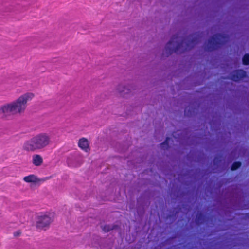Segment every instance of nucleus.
<instances>
[{
  "instance_id": "obj_3",
  "label": "nucleus",
  "mask_w": 249,
  "mask_h": 249,
  "mask_svg": "<svg viewBox=\"0 0 249 249\" xmlns=\"http://www.w3.org/2000/svg\"><path fill=\"white\" fill-rule=\"evenodd\" d=\"M51 142V136L48 133H40L26 141L24 143L23 148L25 151L34 152L45 148Z\"/></svg>"
},
{
  "instance_id": "obj_12",
  "label": "nucleus",
  "mask_w": 249,
  "mask_h": 249,
  "mask_svg": "<svg viewBox=\"0 0 249 249\" xmlns=\"http://www.w3.org/2000/svg\"><path fill=\"white\" fill-rule=\"evenodd\" d=\"M170 140L169 137H166L165 140L160 144L161 147L163 149H167L169 147L168 141Z\"/></svg>"
},
{
  "instance_id": "obj_5",
  "label": "nucleus",
  "mask_w": 249,
  "mask_h": 249,
  "mask_svg": "<svg viewBox=\"0 0 249 249\" xmlns=\"http://www.w3.org/2000/svg\"><path fill=\"white\" fill-rule=\"evenodd\" d=\"M53 221V216L52 214L46 213L38 215L36 221V227L42 229L48 227Z\"/></svg>"
},
{
  "instance_id": "obj_4",
  "label": "nucleus",
  "mask_w": 249,
  "mask_h": 249,
  "mask_svg": "<svg viewBox=\"0 0 249 249\" xmlns=\"http://www.w3.org/2000/svg\"><path fill=\"white\" fill-rule=\"evenodd\" d=\"M229 40V36L223 34H216L208 40L205 44V49L212 51L225 44Z\"/></svg>"
},
{
  "instance_id": "obj_16",
  "label": "nucleus",
  "mask_w": 249,
  "mask_h": 249,
  "mask_svg": "<svg viewBox=\"0 0 249 249\" xmlns=\"http://www.w3.org/2000/svg\"><path fill=\"white\" fill-rule=\"evenodd\" d=\"M21 231H17L16 232H14V236H18L21 234Z\"/></svg>"
},
{
  "instance_id": "obj_1",
  "label": "nucleus",
  "mask_w": 249,
  "mask_h": 249,
  "mask_svg": "<svg viewBox=\"0 0 249 249\" xmlns=\"http://www.w3.org/2000/svg\"><path fill=\"white\" fill-rule=\"evenodd\" d=\"M34 97L31 92H27L20 96L16 100L8 104L2 105L0 107V115L2 118L21 114L24 112L27 107V103Z\"/></svg>"
},
{
  "instance_id": "obj_8",
  "label": "nucleus",
  "mask_w": 249,
  "mask_h": 249,
  "mask_svg": "<svg viewBox=\"0 0 249 249\" xmlns=\"http://www.w3.org/2000/svg\"><path fill=\"white\" fill-rule=\"evenodd\" d=\"M43 160L42 157L38 154H35L32 157V163L36 166H40L43 163Z\"/></svg>"
},
{
  "instance_id": "obj_6",
  "label": "nucleus",
  "mask_w": 249,
  "mask_h": 249,
  "mask_svg": "<svg viewBox=\"0 0 249 249\" xmlns=\"http://www.w3.org/2000/svg\"><path fill=\"white\" fill-rule=\"evenodd\" d=\"M246 76V72L242 69H239L234 71L230 74V79L234 81L237 82Z\"/></svg>"
},
{
  "instance_id": "obj_2",
  "label": "nucleus",
  "mask_w": 249,
  "mask_h": 249,
  "mask_svg": "<svg viewBox=\"0 0 249 249\" xmlns=\"http://www.w3.org/2000/svg\"><path fill=\"white\" fill-rule=\"evenodd\" d=\"M179 41L178 35L176 34L174 35L166 44L165 49L167 56L174 52L182 53L191 50L197 43L199 38L193 37V35H190L180 42Z\"/></svg>"
},
{
  "instance_id": "obj_14",
  "label": "nucleus",
  "mask_w": 249,
  "mask_h": 249,
  "mask_svg": "<svg viewBox=\"0 0 249 249\" xmlns=\"http://www.w3.org/2000/svg\"><path fill=\"white\" fill-rule=\"evenodd\" d=\"M243 64L245 65H249V54H245L242 58Z\"/></svg>"
},
{
  "instance_id": "obj_11",
  "label": "nucleus",
  "mask_w": 249,
  "mask_h": 249,
  "mask_svg": "<svg viewBox=\"0 0 249 249\" xmlns=\"http://www.w3.org/2000/svg\"><path fill=\"white\" fill-rule=\"evenodd\" d=\"M204 215L202 213H199L197 214L196 222L197 225H200L202 224L204 222Z\"/></svg>"
},
{
  "instance_id": "obj_7",
  "label": "nucleus",
  "mask_w": 249,
  "mask_h": 249,
  "mask_svg": "<svg viewBox=\"0 0 249 249\" xmlns=\"http://www.w3.org/2000/svg\"><path fill=\"white\" fill-rule=\"evenodd\" d=\"M78 146L86 152H88L89 150L88 141L85 138H82L79 140Z\"/></svg>"
},
{
  "instance_id": "obj_17",
  "label": "nucleus",
  "mask_w": 249,
  "mask_h": 249,
  "mask_svg": "<svg viewBox=\"0 0 249 249\" xmlns=\"http://www.w3.org/2000/svg\"><path fill=\"white\" fill-rule=\"evenodd\" d=\"M246 216L247 217H249V213H247Z\"/></svg>"
},
{
  "instance_id": "obj_15",
  "label": "nucleus",
  "mask_w": 249,
  "mask_h": 249,
  "mask_svg": "<svg viewBox=\"0 0 249 249\" xmlns=\"http://www.w3.org/2000/svg\"><path fill=\"white\" fill-rule=\"evenodd\" d=\"M114 227L109 225H106L102 227L103 231L105 232H107L113 229Z\"/></svg>"
},
{
  "instance_id": "obj_13",
  "label": "nucleus",
  "mask_w": 249,
  "mask_h": 249,
  "mask_svg": "<svg viewBox=\"0 0 249 249\" xmlns=\"http://www.w3.org/2000/svg\"><path fill=\"white\" fill-rule=\"evenodd\" d=\"M241 165V163L239 161H236L233 163L231 166V170L232 171L236 170L239 168Z\"/></svg>"
},
{
  "instance_id": "obj_10",
  "label": "nucleus",
  "mask_w": 249,
  "mask_h": 249,
  "mask_svg": "<svg viewBox=\"0 0 249 249\" xmlns=\"http://www.w3.org/2000/svg\"><path fill=\"white\" fill-rule=\"evenodd\" d=\"M23 180L25 182L28 183L35 182L36 181L37 178L34 175H30L24 177Z\"/></svg>"
},
{
  "instance_id": "obj_9",
  "label": "nucleus",
  "mask_w": 249,
  "mask_h": 249,
  "mask_svg": "<svg viewBox=\"0 0 249 249\" xmlns=\"http://www.w3.org/2000/svg\"><path fill=\"white\" fill-rule=\"evenodd\" d=\"M117 90L122 96H124L125 94L129 93L130 89L128 87L119 85L117 88Z\"/></svg>"
}]
</instances>
